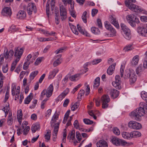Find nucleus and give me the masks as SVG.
Masks as SVG:
<instances>
[{
    "label": "nucleus",
    "mask_w": 147,
    "mask_h": 147,
    "mask_svg": "<svg viewBox=\"0 0 147 147\" xmlns=\"http://www.w3.org/2000/svg\"><path fill=\"white\" fill-rule=\"evenodd\" d=\"M87 14V12L86 11H85L83 12L82 17L83 22L85 23L87 22V18L86 16Z\"/></svg>",
    "instance_id": "nucleus-51"
},
{
    "label": "nucleus",
    "mask_w": 147,
    "mask_h": 147,
    "mask_svg": "<svg viewBox=\"0 0 147 147\" xmlns=\"http://www.w3.org/2000/svg\"><path fill=\"white\" fill-rule=\"evenodd\" d=\"M100 78H96L94 80V83L93 85L94 88H97L100 85Z\"/></svg>",
    "instance_id": "nucleus-42"
},
{
    "label": "nucleus",
    "mask_w": 147,
    "mask_h": 147,
    "mask_svg": "<svg viewBox=\"0 0 147 147\" xmlns=\"http://www.w3.org/2000/svg\"><path fill=\"white\" fill-rule=\"evenodd\" d=\"M40 125L38 123H36L35 124H33L31 127V130H32V133H35L36 131L40 129Z\"/></svg>",
    "instance_id": "nucleus-28"
},
{
    "label": "nucleus",
    "mask_w": 147,
    "mask_h": 147,
    "mask_svg": "<svg viewBox=\"0 0 147 147\" xmlns=\"http://www.w3.org/2000/svg\"><path fill=\"white\" fill-rule=\"evenodd\" d=\"M17 30V29L16 28V26L14 25H12L10 27L8 31H11V32H15Z\"/></svg>",
    "instance_id": "nucleus-58"
},
{
    "label": "nucleus",
    "mask_w": 147,
    "mask_h": 147,
    "mask_svg": "<svg viewBox=\"0 0 147 147\" xmlns=\"http://www.w3.org/2000/svg\"><path fill=\"white\" fill-rule=\"evenodd\" d=\"M84 93L85 91L84 90H80L78 93V98L79 99H81L84 96Z\"/></svg>",
    "instance_id": "nucleus-52"
},
{
    "label": "nucleus",
    "mask_w": 147,
    "mask_h": 147,
    "mask_svg": "<svg viewBox=\"0 0 147 147\" xmlns=\"http://www.w3.org/2000/svg\"><path fill=\"white\" fill-rule=\"evenodd\" d=\"M91 31L92 33L95 34H98L100 33V31L99 29L95 27H92L91 28Z\"/></svg>",
    "instance_id": "nucleus-43"
},
{
    "label": "nucleus",
    "mask_w": 147,
    "mask_h": 147,
    "mask_svg": "<svg viewBox=\"0 0 147 147\" xmlns=\"http://www.w3.org/2000/svg\"><path fill=\"white\" fill-rule=\"evenodd\" d=\"M112 142L116 146L126 145L127 142L125 140L119 139L116 137L113 138L112 139Z\"/></svg>",
    "instance_id": "nucleus-9"
},
{
    "label": "nucleus",
    "mask_w": 147,
    "mask_h": 147,
    "mask_svg": "<svg viewBox=\"0 0 147 147\" xmlns=\"http://www.w3.org/2000/svg\"><path fill=\"white\" fill-rule=\"evenodd\" d=\"M76 137L78 141H76V143H79L82 139L81 135L79 132L77 131L76 132Z\"/></svg>",
    "instance_id": "nucleus-50"
},
{
    "label": "nucleus",
    "mask_w": 147,
    "mask_h": 147,
    "mask_svg": "<svg viewBox=\"0 0 147 147\" xmlns=\"http://www.w3.org/2000/svg\"><path fill=\"white\" fill-rule=\"evenodd\" d=\"M59 71V69L57 68L53 69L52 71L50 72L48 77V79H53L56 76Z\"/></svg>",
    "instance_id": "nucleus-17"
},
{
    "label": "nucleus",
    "mask_w": 147,
    "mask_h": 147,
    "mask_svg": "<svg viewBox=\"0 0 147 147\" xmlns=\"http://www.w3.org/2000/svg\"><path fill=\"white\" fill-rule=\"evenodd\" d=\"M134 47L133 44H130L125 46L123 48L125 51H128L133 49Z\"/></svg>",
    "instance_id": "nucleus-35"
},
{
    "label": "nucleus",
    "mask_w": 147,
    "mask_h": 147,
    "mask_svg": "<svg viewBox=\"0 0 147 147\" xmlns=\"http://www.w3.org/2000/svg\"><path fill=\"white\" fill-rule=\"evenodd\" d=\"M52 112V110L49 109L47 110L45 113V117L47 118L49 117L51 115Z\"/></svg>",
    "instance_id": "nucleus-64"
},
{
    "label": "nucleus",
    "mask_w": 147,
    "mask_h": 147,
    "mask_svg": "<svg viewBox=\"0 0 147 147\" xmlns=\"http://www.w3.org/2000/svg\"><path fill=\"white\" fill-rule=\"evenodd\" d=\"M104 24L105 28L108 30H109L112 28L111 25L108 21H105V22Z\"/></svg>",
    "instance_id": "nucleus-47"
},
{
    "label": "nucleus",
    "mask_w": 147,
    "mask_h": 147,
    "mask_svg": "<svg viewBox=\"0 0 147 147\" xmlns=\"http://www.w3.org/2000/svg\"><path fill=\"white\" fill-rule=\"evenodd\" d=\"M69 24L73 32L76 35H78V32L76 30V26L73 25L72 24L69 23Z\"/></svg>",
    "instance_id": "nucleus-34"
},
{
    "label": "nucleus",
    "mask_w": 147,
    "mask_h": 147,
    "mask_svg": "<svg viewBox=\"0 0 147 147\" xmlns=\"http://www.w3.org/2000/svg\"><path fill=\"white\" fill-rule=\"evenodd\" d=\"M7 122L9 125H11L12 122V113L10 112H9L8 114Z\"/></svg>",
    "instance_id": "nucleus-44"
},
{
    "label": "nucleus",
    "mask_w": 147,
    "mask_h": 147,
    "mask_svg": "<svg viewBox=\"0 0 147 147\" xmlns=\"http://www.w3.org/2000/svg\"><path fill=\"white\" fill-rule=\"evenodd\" d=\"M48 100L47 98L45 99L41 102L40 105V107L42 109H44L45 107V106L46 104V102Z\"/></svg>",
    "instance_id": "nucleus-57"
},
{
    "label": "nucleus",
    "mask_w": 147,
    "mask_h": 147,
    "mask_svg": "<svg viewBox=\"0 0 147 147\" xmlns=\"http://www.w3.org/2000/svg\"><path fill=\"white\" fill-rule=\"evenodd\" d=\"M113 131L115 134L117 135H119L120 134L119 130L117 127L114 128L113 129Z\"/></svg>",
    "instance_id": "nucleus-61"
},
{
    "label": "nucleus",
    "mask_w": 147,
    "mask_h": 147,
    "mask_svg": "<svg viewBox=\"0 0 147 147\" xmlns=\"http://www.w3.org/2000/svg\"><path fill=\"white\" fill-rule=\"evenodd\" d=\"M116 64L114 63L110 65L107 69V74L109 75H112L114 72Z\"/></svg>",
    "instance_id": "nucleus-24"
},
{
    "label": "nucleus",
    "mask_w": 147,
    "mask_h": 147,
    "mask_svg": "<svg viewBox=\"0 0 147 147\" xmlns=\"http://www.w3.org/2000/svg\"><path fill=\"white\" fill-rule=\"evenodd\" d=\"M22 111L20 109L17 111V117L19 124L21 125L22 122Z\"/></svg>",
    "instance_id": "nucleus-27"
},
{
    "label": "nucleus",
    "mask_w": 147,
    "mask_h": 147,
    "mask_svg": "<svg viewBox=\"0 0 147 147\" xmlns=\"http://www.w3.org/2000/svg\"><path fill=\"white\" fill-rule=\"evenodd\" d=\"M9 109V104L7 102L3 108L2 110L5 113V117H6L8 114Z\"/></svg>",
    "instance_id": "nucleus-31"
},
{
    "label": "nucleus",
    "mask_w": 147,
    "mask_h": 147,
    "mask_svg": "<svg viewBox=\"0 0 147 147\" xmlns=\"http://www.w3.org/2000/svg\"><path fill=\"white\" fill-rule=\"evenodd\" d=\"M68 3L70 5V8H69V11H74V5L72 2V0H68Z\"/></svg>",
    "instance_id": "nucleus-45"
},
{
    "label": "nucleus",
    "mask_w": 147,
    "mask_h": 147,
    "mask_svg": "<svg viewBox=\"0 0 147 147\" xmlns=\"http://www.w3.org/2000/svg\"><path fill=\"white\" fill-rule=\"evenodd\" d=\"M109 21L113 25L117 28H119V26L117 20L116 18L112 16L109 17Z\"/></svg>",
    "instance_id": "nucleus-14"
},
{
    "label": "nucleus",
    "mask_w": 147,
    "mask_h": 147,
    "mask_svg": "<svg viewBox=\"0 0 147 147\" xmlns=\"http://www.w3.org/2000/svg\"><path fill=\"white\" fill-rule=\"evenodd\" d=\"M31 62L30 61H26L24 62V64L23 66V69L24 70H26L28 67V66L30 63Z\"/></svg>",
    "instance_id": "nucleus-54"
},
{
    "label": "nucleus",
    "mask_w": 147,
    "mask_h": 147,
    "mask_svg": "<svg viewBox=\"0 0 147 147\" xmlns=\"http://www.w3.org/2000/svg\"><path fill=\"white\" fill-rule=\"evenodd\" d=\"M81 74H77L70 76L69 79L72 81H76L78 80L80 78Z\"/></svg>",
    "instance_id": "nucleus-23"
},
{
    "label": "nucleus",
    "mask_w": 147,
    "mask_h": 147,
    "mask_svg": "<svg viewBox=\"0 0 147 147\" xmlns=\"http://www.w3.org/2000/svg\"><path fill=\"white\" fill-rule=\"evenodd\" d=\"M102 61V59H96L94 60L91 62H90L91 63V64L96 65L100 62Z\"/></svg>",
    "instance_id": "nucleus-55"
},
{
    "label": "nucleus",
    "mask_w": 147,
    "mask_h": 147,
    "mask_svg": "<svg viewBox=\"0 0 147 147\" xmlns=\"http://www.w3.org/2000/svg\"><path fill=\"white\" fill-rule=\"evenodd\" d=\"M38 73L37 70L35 71L32 72L29 76V82H30L34 79Z\"/></svg>",
    "instance_id": "nucleus-30"
},
{
    "label": "nucleus",
    "mask_w": 147,
    "mask_h": 147,
    "mask_svg": "<svg viewBox=\"0 0 147 147\" xmlns=\"http://www.w3.org/2000/svg\"><path fill=\"white\" fill-rule=\"evenodd\" d=\"M109 30L111 31V35L112 36H114L116 35V31L114 28L112 27Z\"/></svg>",
    "instance_id": "nucleus-63"
},
{
    "label": "nucleus",
    "mask_w": 147,
    "mask_h": 147,
    "mask_svg": "<svg viewBox=\"0 0 147 147\" xmlns=\"http://www.w3.org/2000/svg\"><path fill=\"white\" fill-rule=\"evenodd\" d=\"M131 139L133 138H136L140 136L141 135L140 133L137 131H134L130 132Z\"/></svg>",
    "instance_id": "nucleus-29"
},
{
    "label": "nucleus",
    "mask_w": 147,
    "mask_h": 147,
    "mask_svg": "<svg viewBox=\"0 0 147 147\" xmlns=\"http://www.w3.org/2000/svg\"><path fill=\"white\" fill-rule=\"evenodd\" d=\"M59 128V126L57 125L54 127L53 132V136L57 135V132Z\"/></svg>",
    "instance_id": "nucleus-56"
},
{
    "label": "nucleus",
    "mask_w": 147,
    "mask_h": 147,
    "mask_svg": "<svg viewBox=\"0 0 147 147\" xmlns=\"http://www.w3.org/2000/svg\"><path fill=\"white\" fill-rule=\"evenodd\" d=\"M67 139H69L70 141L71 140L74 141V143L75 144L76 143V140H75V131L74 130H72L70 134L68 136Z\"/></svg>",
    "instance_id": "nucleus-22"
},
{
    "label": "nucleus",
    "mask_w": 147,
    "mask_h": 147,
    "mask_svg": "<svg viewBox=\"0 0 147 147\" xmlns=\"http://www.w3.org/2000/svg\"><path fill=\"white\" fill-rule=\"evenodd\" d=\"M88 113L89 115L92 117H93V118L94 119H96V117L95 115V113L93 110L89 111H88Z\"/></svg>",
    "instance_id": "nucleus-59"
},
{
    "label": "nucleus",
    "mask_w": 147,
    "mask_h": 147,
    "mask_svg": "<svg viewBox=\"0 0 147 147\" xmlns=\"http://www.w3.org/2000/svg\"><path fill=\"white\" fill-rule=\"evenodd\" d=\"M19 61H18V60H17L15 59V60L13 62L11 65L10 69V70L11 71H13V70L16 68V66L17 65Z\"/></svg>",
    "instance_id": "nucleus-39"
},
{
    "label": "nucleus",
    "mask_w": 147,
    "mask_h": 147,
    "mask_svg": "<svg viewBox=\"0 0 147 147\" xmlns=\"http://www.w3.org/2000/svg\"><path fill=\"white\" fill-rule=\"evenodd\" d=\"M140 105L138 108L131 112L130 114L131 117L137 121L140 119L141 117L144 115L145 111L147 112V103L146 104L144 102H141L140 103Z\"/></svg>",
    "instance_id": "nucleus-1"
},
{
    "label": "nucleus",
    "mask_w": 147,
    "mask_h": 147,
    "mask_svg": "<svg viewBox=\"0 0 147 147\" xmlns=\"http://www.w3.org/2000/svg\"><path fill=\"white\" fill-rule=\"evenodd\" d=\"M60 113L57 112V111H56L54 115L52 117L51 123L52 124L55 123L58 119Z\"/></svg>",
    "instance_id": "nucleus-26"
},
{
    "label": "nucleus",
    "mask_w": 147,
    "mask_h": 147,
    "mask_svg": "<svg viewBox=\"0 0 147 147\" xmlns=\"http://www.w3.org/2000/svg\"><path fill=\"white\" fill-rule=\"evenodd\" d=\"M32 93H30V94L24 100L25 104H28L29 103L32 99V97H31L30 96L32 95Z\"/></svg>",
    "instance_id": "nucleus-40"
},
{
    "label": "nucleus",
    "mask_w": 147,
    "mask_h": 147,
    "mask_svg": "<svg viewBox=\"0 0 147 147\" xmlns=\"http://www.w3.org/2000/svg\"><path fill=\"white\" fill-rule=\"evenodd\" d=\"M121 135L122 137L125 139H131V136L130 133L123 131L122 132Z\"/></svg>",
    "instance_id": "nucleus-32"
},
{
    "label": "nucleus",
    "mask_w": 147,
    "mask_h": 147,
    "mask_svg": "<svg viewBox=\"0 0 147 147\" xmlns=\"http://www.w3.org/2000/svg\"><path fill=\"white\" fill-rule=\"evenodd\" d=\"M14 54L13 50L11 49L8 51L6 47L5 48L3 56L5 59H7L9 58H11L13 56Z\"/></svg>",
    "instance_id": "nucleus-11"
},
{
    "label": "nucleus",
    "mask_w": 147,
    "mask_h": 147,
    "mask_svg": "<svg viewBox=\"0 0 147 147\" xmlns=\"http://www.w3.org/2000/svg\"><path fill=\"white\" fill-rule=\"evenodd\" d=\"M120 84V83L116 81L113 82L112 83L113 86L116 88L119 89L121 88Z\"/></svg>",
    "instance_id": "nucleus-37"
},
{
    "label": "nucleus",
    "mask_w": 147,
    "mask_h": 147,
    "mask_svg": "<svg viewBox=\"0 0 147 147\" xmlns=\"http://www.w3.org/2000/svg\"><path fill=\"white\" fill-rule=\"evenodd\" d=\"M102 102V107L105 109L108 108L109 105L108 103L110 101V99L109 96L107 95H104L101 98Z\"/></svg>",
    "instance_id": "nucleus-7"
},
{
    "label": "nucleus",
    "mask_w": 147,
    "mask_h": 147,
    "mask_svg": "<svg viewBox=\"0 0 147 147\" xmlns=\"http://www.w3.org/2000/svg\"><path fill=\"white\" fill-rule=\"evenodd\" d=\"M36 9V7L34 3H30L28 4L27 8V12L29 15H30L32 14L33 11L35 12Z\"/></svg>",
    "instance_id": "nucleus-12"
},
{
    "label": "nucleus",
    "mask_w": 147,
    "mask_h": 147,
    "mask_svg": "<svg viewBox=\"0 0 147 147\" xmlns=\"http://www.w3.org/2000/svg\"><path fill=\"white\" fill-rule=\"evenodd\" d=\"M144 67H142L141 64H140L136 70V71L137 74L138 75H140V73L144 71Z\"/></svg>",
    "instance_id": "nucleus-33"
},
{
    "label": "nucleus",
    "mask_w": 147,
    "mask_h": 147,
    "mask_svg": "<svg viewBox=\"0 0 147 147\" xmlns=\"http://www.w3.org/2000/svg\"><path fill=\"white\" fill-rule=\"evenodd\" d=\"M120 26L121 29L124 33V37L127 40H130L131 38V36L129 29L124 24L121 23Z\"/></svg>",
    "instance_id": "nucleus-5"
},
{
    "label": "nucleus",
    "mask_w": 147,
    "mask_h": 147,
    "mask_svg": "<svg viewBox=\"0 0 147 147\" xmlns=\"http://www.w3.org/2000/svg\"><path fill=\"white\" fill-rule=\"evenodd\" d=\"M136 1V0H126L125 3L126 6L131 10L134 12L139 11L141 9L139 6L133 4Z\"/></svg>",
    "instance_id": "nucleus-4"
},
{
    "label": "nucleus",
    "mask_w": 147,
    "mask_h": 147,
    "mask_svg": "<svg viewBox=\"0 0 147 147\" xmlns=\"http://www.w3.org/2000/svg\"><path fill=\"white\" fill-rule=\"evenodd\" d=\"M139 61V56L138 55H136L132 58L131 61V64L134 66H135L138 64Z\"/></svg>",
    "instance_id": "nucleus-19"
},
{
    "label": "nucleus",
    "mask_w": 147,
    "mask_h": 147,
    "mask_svg": "<svg viewBox=\"0 0 147 147\" xmlns=\"http://www.w3.org/2000/svg\"><path fill=\"white\" fill-rule=\"evenodd\" d=\"M47 133L45 135V139L47 141L50 139L51 136V132L50 130L48 129L47 130Z\"/></svg>",
    "instance_id": "nucleus-41"
},
{
    "label": "nucleus",
    "mask_w": 147,
    "mask_h": 147,
    "mask_svg": "<svg viewBox=\"0 0 147 147\" xmlns=\"http://www.w3.org/2000/svg\"><path fill=\"white\" fill-rule=\"evenodd\" d=\"M109 93L111 97L114 99L117 97L119 94V92L117 90L111 89L109 90Z\"/></svg>",
    "instance_id": "nucleus-16"
},
{
    "label": "nucleus",
    "mask_w": 147,
    "mask_h": 147,
    "mask_svg": "<svg viewBox=\"0 0 147 147\" xmlns=\"http://www.w3.org/2000/svg\"><path fill=\"white\" fill-rule=\"evenodd\" d=\"M61 54H59L55 57V59H56V60L53 63V65L54 66L56 67L61 63L62 62V60L61 58Z\"/></svg>",
    "instance_id": "nucleus-20"
},
{
    "label": "nucleus",
    "mask_w": 147,
    "mask_h": 147,
    "mask_svg": "<svg viewBox=\"0 0 147 147\" xmlns=\"http://www.w3.org/2000/svg\"><path fill=\"white\" fill-rule=\"evenodd\" d=\"M53 84H52L49 85L47 89L43 90L42 92L40 98V100H42L45 95L47 98L50 97L53 94Z\"/></svg>",
    "instance_id": "nucleus-3"
},
{
    "label": "nucleus",
    "mask_w": 147,
    "mask_h": 147,
    "mask_svg": "<svg viewBox=\"0 0 147 147\" xmlns=\"http://www.w3.org/2000/svg\"><path fill=\"white\" fill-rule=\"evenodd\" d=\"M60 11L61 19L62 21H63L67 17V13L66 9L62 4L60 5Z\"/></svg>",
    "instance_id": "nucleus-10"
},
{
    "label": "nucleus",
    "mask_w": 147,
    "mask_h": 147,
    "mask_svg": "<svg viewBox=\"0 0 147 147\" xmlns=\"http://www.w3.org/2000/svg\"><path fill=\"white\" fill-rule=\"evenodd\" d=\"M79 105V104L78 103H75L73 105L71 108V111H74L78 107Z\"/></svg>",
    "instance_id": "nucleus-62"
},
{
    "label": "nucleus",
    "mask_w": 147,
    "mask_h": 147,
    "mask_svg": "<svg viewBox=\"0 0 147 147\" xmlns=\"http://www.w3.org/2000/svg\"><path fill=\"white\" fill-rule=\"evenodd\" d=\"M83 122L85 124L87 125L92 124L93 123V121L90 120L89 119L86 118L83 119Z\"/></svg>",
    "instance_id": "nucleus-53"
},
{
    "label": "nucleus",
    "mask_w": 147,
    "mask_h": 147,
    "mask_svg": "<svg viewBox=\"0 0 147 147\" xmlns=\"http://www.w3.org/2000/svg\"><path fill=\"white\" fill-rule=\"evenodd\" d=\"M138 32L142 36L147 37V29L146 28L142 27L139 28Z\"/></svg>",
    "instance_id": "nucleus-21"
},
{
    "label": "nucleus",
    "mask_w": 147,
    "mask_h": 147,
    "mask_svg": "<svg viewBox=\"0 0 147 147\" xmlns=\"http://www.w3.org/2000/svg\"><path fill=\"white\" fill-rule=\"evenodd\" d=\"M134 18V15L133 14L128 15L127 16V19L130 24L132 22V21Z\"/></svg>",
    "instance_id": "nucleus-38"
},
{
    "label": "nucleus",
    "mask_w": 147,
    "mask_h": 147,
    "mask_svg": "<svg viewBox=\"0 0 147 147\" xmlns=\"http://www.w3.org/2000/svg\"><path fill=\"white\" fill-rule=\"evenodd\" d=\"M30 129V127L29 126L26 127L23 129H22V128H18L17 130V134L19 136L22 133L23 131V134L24 135H26L28 134Z\"/></svg>",
    "instance_id": "nucleus-13"
},
{
    "label": "nucleus",
    "mask_w": 147,
    "mask_h": 147,
    "mask_svg": "<svg viewBox=\"0 0 147 147\" xmlns=\"http://www.w3.org/2000/svg\"><path fill=\"white\" fill-rule=\"evenodd\" d=\"M97 147H108L107 142L104 140H100L96 143Z\"/></svg>",
    "instance_id": "nucleus-25"
},
{
    "label": "nucleus",
    "mask_w": 147,
    "mask_h": 147,
    "mask_svg": "<svg viewBox=\"0 0 147 147\" xmlns=\"http://www.w3.org/2000/svg\"><path fill=\"white\" fill-rule=\"evenodd\" d=\"M44 59L43 57H38L34 63L35 65H37L39 64L41 62L42 60Z\"/></svg>",
    "instance_id": "nucleus-48"
},
{
    "label": "nucleus",
    "mask_w": 147,
    "mask_h": 147,
    "mask_svg": "<svg viewBox=\"0 0 147 147\" xmlns=\"http://www.w3.org/2000/svg\"><path fill=\"white\" fill-rule=\"evenodd\" d=\"M16 86L14 84H12L11 89V94L13 96L15 95V90L16 89Z\"/></svg>",
    "instance_id": "nucleus-49"
},
{
    "label": "nucleus",
    "mask_w": 147,
    "mask_h": 147,
    "mask_svg": "<svg viewBox=\"0 0 147 147\" xmlns=\"http://www.w3.org/2000/svg\"><path fill=\"white\" fill-rule=\"evenodd\" d=\"M26 14L24 10H20L18 13L17 15V18L18 19L23 20L26 18Z\"/></svg>",
    "instance_id": "nucleus-15"
},
{
    "label": "nucleus",
    "mask_w": 147,
    "mask_h": 147,
    "mask_svg": "<svg viewBox=\"0 0 147 147\" xmlns=\"http://www.w3.org/2000/svg\"><path fill=\"white\" fill-rule=\"evenodd\" d=\"M24 50L23 47L20 48L18 47L14 49V56L15 59L20 61L21 58Z\"/></svg>",
    "instance_id": "nucleus-6"
},
{
    "label": "nucleus",
    "mask_w": 147,
    "mask_h": 147,
    "mask_svg": "<svg viewBox=\"0 0 147 147\" xmlns=\"http://www.w3.org/2000/svg\"><path fill=\"white\" fill-rule=\"evenodd\" d=\"M2 14L4 16H10L11 14V10L9 7H5L2 11Z\"/></svg>",
    "instance_id": "nucleus-18"
},
{
    "label": "nucleus",
    "mask_w": 147,
    "mask_h": 147,
    "mask_svg": "<svg viewBox=\"0 0 147 147\" xmlns=\"http://www.w3.org/2000/svg\"><path fill=\"white\" fill-rule=\"evenodd\" d=\"M124 78L125 79L129 78L130 84H132L136 81L137 77L134 70L130 68L129 70L126 71Z\"/></svg>",
    "instance_id": "nucleus-2"
},
{
    "label": "nucleus",
    "mask_w": 147,
    "mask_h": 147,
    "mask_svg": "<svg viewBox=\"0 0 147 147\" xmlns=\"http://www.w3.org/2000/svg\"><path fill=\"white\" fill-rule=\"evenodd\" d=\"M141 95L142 98L147 103V92L142 91L141 93Z\"/></svg>",
    "instance_id": "nucleus-36"
},
{
    "label": "nucleus",
    "mask_w": 147,
    "mask_h": 147,
    "mask_svg": "<svg viewBox=\"0 0 147 147\" xmlns=\"http://www.w3.org/2000/svg\"><path fill=\"white\" fill-rule=\"evenodd\" d=\"M73 125L74 127L77 129H78L80 126V125H79V122L77 120L75 121Z\"/></svg>",
    "instance_id": "nucleus-60"
},
{
    "label": "nucleus",
    "mask_w": 147,
    "mask_h": 147,
    "mask_svg": "<svg viewBox=\"0 0 147 147\" xmlns=\"http://www.w3.org/2000/svg\"><path fill=\"white\" fill-rule=\"evenodd\" d=\"M128 126L130 128L135 129H139L142 126L140 123L133 121H129L128 123Z\"/></svg>",
    "instance_id": "nucleus-8"
},
{
    "label": "nucleus",
    "mask_w": 147,
    "mask_h": 147,
    "mask_svg": "<svg viewBox=\"0 0 147 147\" xmlns=\"http://www.w3.org/2000/svg\"><path fill=\"white\" fill-rule=\"evenodd\" d=\"M131 23V25L132 26H136V24H138L140 23V21L138 18L135 17L134 18L133 21Z\"/></svg>",
    "instance_id": "nucleus-46"
}]
</instances>
